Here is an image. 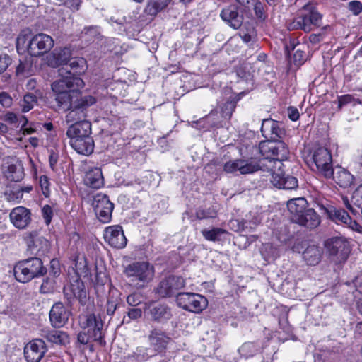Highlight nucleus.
Here are the masks:
<instances>
[{"label":"nucleus","instance_id":"47","mask_svg":"<svg viewBox=\"0 0 362 362\" xmlns=\"http://www.w3.org/2000/svg\"><path fill=\"white\" fill-rule=\"evenodd\" d=\"M301 25H303V30L305 32H310L312 30L313 23L311 21L310 15L309 11H303L302 8L301 13L299 15Z\"/></svg>","mask_w":362,"mask_h":362},{"label":"nucleus","instance_id":"33","mask_svg":"<svg viewBox=\"0 0 362 362\" xmlns=\"http://www.w3.org/2000/svg\"><path fill=\"white\" fill-rule=\"evenodd\" d=\"M322 250L316 245L308 246L303 252V257L308 264L316 265L321 259Z\"/></svg>","mask_w":362,"mask_h":362},{"label":"nucleus","instance_id":"28","mask_svg":"<svg viewBox=\"0 0 362 362\" xmlns=\"http://www.w3.org/2000/svg\"><path fill=\"white\" fill-rule=\"evenodd\" d=\"M71 146L79 154L88 156L93 153L94 142L91 136L74 139L69 141Z\"/></svg>","mask_w":362,"mask_h":362},{"label":"nucleus","instance_id":"51","mask_svg":"<svg viewBox=\"0 0 362 362\" xmlns=\"http://www.w3.org/2000/svg\"><path fill=\"white\" fill-rule=\"evenodd\" d=\"M11 62V58L7 54L0 53V74L7 69Z\"/></svg>","mask_w":362,"mask_h":362},{"label":"nucleus","instance_id":"45","mask_svg":"<svg viewBox=\"0 0 362 362\" xmlns=\"http://www.w3.org/2000/svg\"><path fill=\"white\" fill-rule=\"evenodd\" d=\"M54 288L55 280L54 277L47 276L43 280L40 288V292L44 294L52 293L54 292Z\"/></svg>","mask_w":362,"mask_h":362},{"label":"nucleus","instance_id":"41","mask_svg":"<svg viewBox=\"0 0 362 362\" xmlns=\"http://www.w3.org/2000/svg\"><path fill=\"white\" fill-rule=\"evenodd\" d=\"M165 6L166 4L162 0H149L146 11L149 15L155 16Z\"/></svg>","mask_w":362,"mask_h":362},{"label":"nucleus","instance_id":"44","mask_svg":"<svg viewBox=\"0 0 362 362\" xmlns=\"http://www.w3.org/2000/svg\"><path fill=\"white\" fill-rule=\"evenodd\" d=\"M37 97L33 93H27L24 95L23 100L21 103L22 111L27 112L30 111L37 103Z\"/></svg>","mask_w":362,"mask_h":362},{"label":"nucleus","instance_id":"27","mask_svg":"<svg viewBox=\"0 0 362 362\" xmlns=\"http://www.w3.org/2000/svg\"><path fill=\"white\" fill-rule=\"evenodd\" d=\"M320 217L313 209H308L293 223H298L300 226H304L307 228L313 229L317 228L320 224Z\"/></svg>","mask_w":362,"mask_h":362},{"label":"nucleus","instance_id":"59","mask_svg":"<svg viewBox=\"0 0 362 362\" xmlns=\"http://www.w3.org/2000/svg\"><path fill=\"white\" fill-rule=\"evenodd\" d=\"M305 61V53L303 51L297 49L293 54V62L294 63L299 66L304 63Z\"/></svg>","mask_w":362,"mask_h":362},{"label":"nucleus","instance_id":"3","mask_svg":"<svg viewBox=\"0 0 362 362\" xmlns=\"http://www.w3.org/2000/svg\"><path fill=\"white\" fill-rule=\"evenodd\" d=\"M124 274L139 289L153 280L155 271L153 266L147 262H135L124 268Z\"/></svg>","mask_w":362,"mask_h":362},{"label":"nucleus","instance_id":"56","mask_svg":"<svg viewBox=\"0 0 362 362\" xmlns=\"http://www.w3.org/2000/svg\"><path fill=\"white\" fill-rule=\"evenodd\" d=\"M348 8L354 15H358L362 11V3L359 1H351Z\"/></svg>","mask_w":362,"mask_h":362},{"label":"nucleus","instance_id":"1","mask_svg":"<svg viewBox=\"0 0 362 362\" xmlns=\"http://www.w3.org/2000/svg\"><path fill=\"white\" fill-rule=\"evenodd\" d=\"M59 72L62 78L52 83L57 105L64 110H69L67 120L74 121L83 117V110L94 105L96 99L91 95H81L78 89L83 87L84 82L81 78L73 76L70 71L64 69H60Z\"/></svg>","mask_w":362,"mask_h":362},{"label":"nucleus","instance_id":"22","mask_svg":"<svg viewBox=\"0 0 362 362\" xmlns=\"http://www.w3.org/2000/svg\"><path fill=\"white\" fill-rule=\"evenodd\" d=\"M103 322L100 316L90 314L86 317L85 327L88 329V334L93 341H100L103 338Z\"/></svg>","mask_w":362,"mask_h":362},{"label":"nucleus","instance_id":"11","mask_svg":"<svg viewBox=\"0 0 362 362\" xmlns=\"http://www.w3.org/2000/svg\"><path fill=\"white\" fill-rule=\"evenodd\" d=\"M326 247L329 255L336 257L335 261L337 262L345 261L351 250L349 243L341 237L329 239L326 243Z\"/></svg>","mask_w":362,"mask_h":362},{"label":"nucleus","instance_id":"9","mask_svg":"<svg viewBox=\"0 0 362 362\" xmlns=\"http://www.w3.org/2000/svg\"><path fill=\"white\" fill-rule=\"evenodd\" d=\"M93 207L99 221L103 223L110 221L114 204L108 197L102 193H98L93 197Z\"/></svg>","mask_w":362,"mask_h":362},{"label":"nucleus","instance_id":"8","mask_svg":"<svg viewBox=\"0 0 362 362\" xmlns=\"http://www.w3.org/2000/svg\"><path fill=\"white\" fill-rule=\"evenodd\" d=\"M52 37L45 33L34 35L28 42V51L31 56L38 57L50 51L54 46Z\"/></svg>","mask_w":362,"mask_h":362},{"label":"nucleus","instance_id":"64","mask_svg":"<svg viewBox=\"0 0 362 362\" xmlns=\"http://www.w3.org/2000/svg\"><path fill=\"white\" fill-rule=\"evenodd\" d=\"M127 315L130 319L136 320L141 316L142 312L139 308H132L129 310Z\"/></svg>","mask_w":362,"mask_h":362},{"label":"nucleus","instance_id":"43","mask_svg":"<svg viewBox=\"0 0 362 362\" xmlns=\"http://www.w3.org/2000/svg\"><path fill=\"white\" fill-rule=\"evenodd\" d=\"M303 11H309L313 25L320 26L322 16L311 4H307L303 6Z\"/></svg>","mask_w":362,"mask_h":362},{"label":"nucleus","instance_id":"13","mask_svg":"<svg viewBox=\"0 0 362 362\" xmlns=\"http://www.w3.org/2000/svg\"><path fill=\"white\" fill-rule=\"evenodd\" d=\"M47 351L45 342L42 339H35L25 346V358L28 362H40Z\"/></svg>","mask_w":362,"mask_h":362},{"label":"nucleus","instance_id":"57","mask_svg":"<svg viewBox=\"0 0 362 362\" xmlns=\"http://www.w3.org/2000/svg\"><path fill=\"white\" fill-rule=\"evenodd\" d=\"M40 185L42 188V193L45 197H48L49 194V180L48 177L46 175H42L40 177Z\"/></svg>","mask_w":362,"mask_h":362},{"label":"nucleus","instance_id":"40","mask_svg":"<svg viewBox=\"0 0 362 362\" xmlns=\"http://www.w3.org/2000/svg\"><path fill=\"white\" fill-rule=\"evenodd\" d=\"M33 189V187L25 186L24 187H18L16 188H13L9 193L7 194V199L9 202H15L20 200L24 192L29 193Z\"/></svg>","mask_w":362,"mask_h":362},{"label":"nucleus","instance_id":"42","mask_svg":"<svg viewBox=\"0 0 362 362\" xmlns=\"http://www.w3.org/2000/svg\"><path fill=\"white\" fill-rule=\"evenodd\" d=\"M85 65L86 61L83 58H71L69 64V66L71 69L69 71H74L71 75L74 76V74H79L83 72Z\"/></svg>","mask_w":362,"mask_h":362},{"label":"nucleus","instance_id":"53","mask_svg":"<svg viewBox=\"0 0 362 362\" xmlns=\"http://www.w3.org/2000/svg\"><path fill=\"white\" fill-rule=\"evenodd\" d=\"M83 37L91 40L95 38L100 35L99 29L97 26H90L85 28L83 33Z\"/></svg>","mask_w":362,"mask_h":362},{"label":"nucleus","instance_id":"62","mask_svg":"<svg viewBox=\"0 0 362 362\" xmlns=\"http://www.w3.org/2000/svg\"><path fill=\"white\" fill-rule=\"evenodd\" d=\"M30 64L27 62H20L19 64L16 67L17 74H25L29 72Z\"/></svg>","mask_w":362,"mask_h":362},{"label":"nucleus","instance_id":"50","mask_svg":"<svg viewBox=\"0 0 362 362\" xmlns=\"http://www.w3.org/2000/svg\"><path fill=\"white\" fill-rule=\"evenodd\" d=\"M237 76L244 81H247L251 77L250 71H249L248 66L246 64H241L236 69Z\"/></svg>","mask_w":362,"mask_h":362},{"label":"nucleus","instance_id":"20","mask_svg":"<svg viewBox=\"0 0 362 362\" xmlns=\"http://www.w3.org/2000/svg\"><path fill=\"white\" fill-rule=\"evenodd\" d=\"M10 219L16 228L24 229L31 221V213L29 209L23 206H18L10 213Z\"/></svg>","mask_w":362,"mask_h":362},{"label":"nucleus","instance_id":"55","mask_svg":"<svg viewBox=\"0 0 362 362\" xmlns=\"http://www.w3.org/2000/svg\"><path fill=\"white\" fill-rule=\"evenodd\" d=\"M254 11L258 18L264 19L266 18L263 4L258 0L254 4Z\"/></svg>","mask_w":362,"mask_h":362},{"label":"nucleus","instance_id":"2","mask_svg":"<svg viewBox=\"0 0 362 362\" xmlns=\"http://www.w3.org/2000/svg\"><path fill=\"white\" fill-rule=\"evenodd\" d=\"M259 151L264 157L258 163L270 172L276 168H281L282 161L288 159L289 150L286 144L281 141H264L259 144Z\"/></svg>","mask_w":362,"mask_h":362},{"label":"nucleus","instance_id":"38","mask_svg":"<svg viewBox=\"0 0 362 362\" xmlns=\"http://www.w3.org/2000/svg\"><path fill=\"white\" fill-rule=\"evenodd\" d=\"M227 233V231L220 228H212L211 229H204L202 234L209 241H221L222 237Z\"/></svg>","mask_w":362,"mask_h":362},{"label":"nucleus","instance_id":"30","mask_svg":"<svg viewBox=\"0 0 362 362\" xmlns=\"http://www.w3.org/2000/svg\"><path fill=\"white\" fill-rule=\"evenodd\" d=\"M332 178L334 182L341 187L351 186L354 181V176L346 169L341 167L332 168Z\"/></svg>","mask_w":362,"mask_h":362},{"label":"nucleus","instance_id":"52","mask_svg":"<svg viewBox=\"0 0 362 362\" xmlns=\"http://www.w3.org/2000/svg\"><path fill=\"white\" fill-rule=\"evenodd\" d=\"M12 97L6 92H0V105L4 107H10L12 105Z\"/></svg>","mask_w":362,"mask_h":362},{"label":"nucleus","instance_id":"16","mask_svg":"<svg viewBox=\"0 0 362 362\" xmlns=\"http://www.w3.org/2000/svg\"><path fill=\"white\" fill-rule=\"evenodd\" d=\"M271 172V182L279 189H294L298 186V180L291 175H285L281 168H276Z\"/></svg>","mask_w":362,"mask_h":362},{"label":"nucleus","instance_id":"34","mask_svg":"<svg viewBox=\"0 0 362 362\" xmlns=\"http://www.w3.org/2000/svg\"><path fill=\"white\" fill-rule=\"evenodd\" d=\"M344 202L348 209H349L353 214L358 213V209L362 208V184L354 190L351 197V202L358 208V209L354 208L351 204H349L347 198L344 199Z\"/></svg>","mask_w":362,"mask_h":362},{"label":"nucleus","instance_id":"31","mask_svg":"<svg viewBox=\"0 0 362 362\" xmlns=\"http://www.w3.org/2000/svg\"><path fill=\"white\" fill-rule=\"evenodd\" d=\"M53 59H49L51 66H56L62 64H67L70 61L71 50L69 47L56 49L52 53Z\"/></svg>","mask_w":362,"mask_h":362},{"label":"nucleus","instance_id":"10","mask_svg":"<svg viewBox=\"0 0 362 362\" xmlns=\"http://www.w3.org/2000/svg\"><path fill=\"white\" fill-rule=\"evenodd\" d=\"M261 170V165L252 158L235 159L226 162L223 165V170L227 173H233L237 171L242 175L253 173Z\"/></svg>","mask_w":362,"mask_h":362},{"label":"nucleus","instance_id":"48","mask_svg":"<svg viewBox=\"0 0 362 362\" xmlns=\"http://www.w3.org/2000/svg\"><path fill=\"white\" fill-rule=\"evenodd\" d=\"M150 350L144 346H139L132 354V357L139 361H143L153 356L148 353Z\"/></svg>","mask_w":362,"mask_h":362},{"label":"nucleus","instance_id":"36","mask_svg":"<svg viewBox=\"0 0 362 362\" xmlns=\"http://www.w3.org/2000/svg\"><path fill=\"white\" fill-rule=\"evenodd\" d=\"M4 174L8 180L13 182L21 181L24 176L23 168L21 164L9 165Z\"/></svg>","mask_w":362,"mask_h":362},{"label":"nucleus","instance_id":"18","mask_svg":"<svg viewBox=\"0 0 362 362\" xmlns=\"http://www.w3.org/2000/svg\"><path fill=\"white\" fill-rule=\"evenodd\" d=\"M24 239L28 250L33 254L40 255L47 250L48 241L42 236H40L36 231L27 233Z\"/></svg>","mask_w":362,"mask_h":362},{"label":"nucleus","instance_id":"32","mask_svg":"<svg viewBox=\"0 0 362 362\" xmlns=\"http://www.w3.org/2000/svg\"><path fill=\"white\" fill-rule=\"evenodd\" d=\"M42 336L52 344L65 345L69 343V338L68 334L61 330L52 329L44 331Z\"/></svg>","mask_w":362,"mask_h":362},{"label":"nucleus","instance_id":"54","mask_svg":"<svg viewBox=\"0 0 362 362\" xmlns=\"http://www.w3.org/2000/svg\"><path fill=\"white\" fill-rule=\"evenodd\" d=\"M42 214L47 225L51 223L53 211L50 206L45 205L42 209Z\"/></svg>","mask_w":362,"mask_h":362},{"label":"nucleus","instance_id":"12","mask_svg":"<svg viewBox=\"0 0 362 362\" xmlns=\"http://www.w3.org/2000/svg\"><path fill=\"white\" fill-rule=\"evenodd\" d=\"M185 286V281L182 277L169 276L159 283L156 291V293L162 298L170 297Z\"/></svg>","mask_w":362,"mask_h":362},{"label":"nucleus","instance_id":"23","mask_svg":"<svg viewBox=\"0 0 362 362\" xmlns=\"http://www.w3.org/2000/svg\"><path fill=\"white\" fill-rule=\"evenodd\" d=\"M261 132L265 138L276 140L284 134V131L280 127L278 122L272 119H264L262 120Z\"/></svg>","mask_w":362,"mask_h":362},{"label":"nucleus","instance_id":"4","mask_svg":"<svg viewBox=\"0 0 362 362\" xmlns=\"http://www.w3.org/2000/svg\"><path fill=\"white\" fill-rule=\"evenodd\" d=\"M14 275L16 280L21 283H27L34 278L44 276L47 268L38 257H32L22 260L14 267Z\"/></svg>","mask_w":362,"mask_h":362},{"label":"nucleus","instance_id":"37","mask_svg":"<svg viewBox=\"0 0 362 362\" xmlns=\"http://www.w3.org/2000/svg\"><path fill=\"white\" fill-rule=\"evenodd\" d=\"M260 346L256 342H245L238 349L240 355L245 358H248L255 356L259 351Z\"/></svg>","mask_w":362,"mask_h":362},{"label":"nucleus","instance_id":"58","mask_svg":"<svg viewBox=\"0 0 362 362\" xmlns=\"http://www.w3.org/2000/svg\"><path fill=\"white\" fill-rule=\"evenodd\" d=\"M354 98L351 95H344L338 97V107L341 109L343 106L351 103Z\"/></svg>","mask_w":362,"mask_h":362},{"label":"nucleus","instance_id":"60","mask_svg":"<svg viewBox=\"0 0 362 362\" xmlns=\"http://www.w3.org/2000/svg\"><path fill=\"white\" fill-rule=\"evenodd\" d=\"M127 302L130 306H136L141 303V296L137 293H132L127 296Z\"/></svg>","mask_w":362,"mask_h":362},{"label":"nucleus","instance_id":"24","mask_svg":"<svg viewBox=\"0 0 362 362\" xmlns=\"http://www.w3.org/2000/svg\"><path fill=\"white\" fill-rule=\"evenodd\" d=\"M69 312L62 303L54 304L49 312V320L54 327H62L68 320Z\"/></svg>","mask_w":362,"mask_h":362},{"label":"nucleus","instance_id":"49","mask_svg":"<svg viewBox=\"0 0 362 362\" xmlns=\"http://www.w3.org/2000/svg\"><path fill=\"white\" fill-rule=\"evenodd\" d=\"M236 107L235 102L233 100L227 101L221 108V115L226 119H230Z\"/></svg>","mask_w":362,"mask_h":362},{"label":"nucleus","instance_id":"5","mask_svg":"<svg viewBox=\"0 0 362 362\" xmlns=\"http://www.w3.org/2000/svg\"><path fill=\"white\" fill-rule=\"evenodd\" d=\"M312 165L316 168L318 173L325 178L330 179L332 175V157L330 151L325 147H318L313 150L311 155Z\"/></svg>","mask_w":362,"mask_h":362},{"label":"nucleus","instance_id":"26","mask_svg":"<svg viewBox=\"0 0 362 362\" xmlns=\"http://www.w3.org/2000/svg\"><path fill=\"white\" fill-rule=\"evenodd\" d=\"M83 180L86 185L91 188H100L104 185V178L101 169L98 167L89 168L85 173Z\"/></svg>","mask_w":362,"mask_h":362},{"label":"nucleus","instance_id":"17","mask_svg":"<svg viewBox=\"0 0 362 362\" xmlns=\"http://www.w3.org/2000/svg\"><path fill=\"white\" fill-rule=\"evenodd\" d=\"M220 16L230 27L235 30L240 28L243 21V16L239 13L238 8L235 4L223 8Z\"/></svg>","mask_w":362,"mask_h":362},{"label":"nucleus","instance_id":"21","mask_svg":"<svg viewBox=\"0 0 362 362\" xmlns=\"http://www.w3.org/2000/svg\"><path fill=\"white\" fill-rule=\"evenodd\" d=\"M148 341L154 351L162 353L167 349L171 339L164 332L154 329L148 335Z\"/></svg>","mask_w":362,"mask_h":362},{"label":"nucleus","instance_id":"35","mask_svg":"<svg viewBox=\"0 0 362 362\" xmlns=\"http://www.w3.org/2000/svg\"><path fill=\"white\" fill-rule=\"evenodd\" d=\"M1 119L15 127H18L21 123H22V126L24 127L28 122V119L25 117L11 111L4 112L1 116Z\"/></svg>","mask_w":362,"mask_h":362},{"label":"nucleus","instance_id":"15","mask_svg":"<svg viewBox=\"0 0 362 362\" xmlns=\"http://www.w3.org/2000/svg\"><path fill=\"white\" fill-rule=\"evenodd\" d=\"M105 240L112 247L123 248L127 245V238L120 226L115 225L106 227L104 230Z\"/></svg>","mask_w":362,"mask_h":362},{"label":"nucleus","instance_id":"25","mask_svg":"<svg viewBox=\"0 0 362 362\" xmlns=\"http://www.w3.org/2000/svg\"><path fill=\"white\" fill-rule=\"evenodd\" d=\"M122 302L121 293L115 287L110 286L107 296L106 303L103 306V311L108 316L112 317Z\"/></svg>","mask_w":362,"mask_h":362},{"label":"nucleus","instance_id":"29","mask_svg":"<svg viewBox=\"0 0 362 362\" xmlns=\"http://www.w3.org/2000/svg\"><path fill=\"white\" fill-rule=\"evenodd\" d=\"M307 204L306 199L303 197L291 199L288 202L287 207L292 222H294L298 217L303 216V214L307 210Z\"/></svg>","mask_w":362,"mask_h":362},{"label":"nucleus","instance_id":"61","mask_svg":"<svg viewBox=\"0 0 362 362\" xmlns=\"http://www.w3.org/2000/svg\"><path fill=\"white\" fill-rule=\"evenodd\" d=\"M108 281V278L105 272H98L95 273V284L97 285L103 286Z\"/></svg>","mask_w":362,"mask_h":362},{"label":"nucleus","instance_id":"39","mask_svg":"<svg viewBox=\"0 0 362 362\" xmlns=\"http://www.w3.org/2000/svg\"><path fill=\"white\" fill-rule=\"evenodd\" d=\"M262 255L268 262L276 259L280 255L278 247L274 246L271 243H267L263 245L262 249Z\"/></svg>","mask_w":362,"mask_h":362},{"label":"nucleus","instance_id":"6","mask_svg":"<svg viewBox=\"0 0 362 362\" xmlns=\"http://www.w3.org/2000/svg\"><path fill=\"white\" fill-rule=\"evenodd\" d=\"M176 302L182 309L196 313L202 312L208 305L205 297L195 293H179L176 296Z\"/></svg>","mask_w":362,"mask_h":362},{"label":"nucleus","instance_id":"19","mask_svg":"<svg viewBox=\"0 0 362 362\" xmlns=\"http://www.w3.org/2000/svg\"><path fill=\"white\" fill-rule=\"evenodd\" d=\"M145 313L155 321L166 320L172 316L171 310L168 305L153 302L146 305Z\"/></svg>","mask_w":362,"mask_h":362},{"label":"nucleus","instance_id":"14","mask_svg":"<svg viewBox=\"0 0 362 362\" xmlns=\"http://www.w3.org/2000/svg\"><path fill=\"white\" fill-rule=\"evenodd\" d=\"M326 211L329 218L336 223L344 224L354 231L359 233L362 232V226H361L356 221L351 220V217L345 210L330 207Z\"/></svg>","mask_w":362,"mask_h":362},{"label":"nucleus","instance_id":"63","mask_svg":"<svg viewBox=\"0 0 362 362\" xmlns=\"http://www.w3.org/2000/svg\"><path fill=\"white\" fill-rule=\"evenodd\" d=\"M300 19V18L298 16L292 22L288 23V28L291 30H298V29L303 30V25H301V21Z\"/></svg>","mask_w":362,"mask_h":362},{"label":"nucleus","instance_id":"7","mask_svg":"<svg viewBox=\"0 0 362 362\" xmlns=\"http://www.w3.org/2000/svg\"><path fill=\"white\" fill-rule=\"evenodd\" d=\"M88 107H86L84 110H83L84 115L81 118H77L74 121H69L66 117H65L66 122L71 124L66 133L70 140L90 136L91 124L88 121L85 119L87 116L86 112Z\"/></svg>","mask_w":362,"mask_h":362},{"label":"nucleus","instance_id":"46","mask_svg":"<svg viewBox=\"0 0 362 362\" xmlns=\"http://www.w3.org/2000/svg\"><path fill=\"white\" fill-rule=\"evenodd\" d=\"M216 216V211L213 208L208 209H202L199 208L197 209L195 212V216L197 219H207V218H213Z\"/></svg>","mask_w":362,"mask_h":362}]
</instances>
